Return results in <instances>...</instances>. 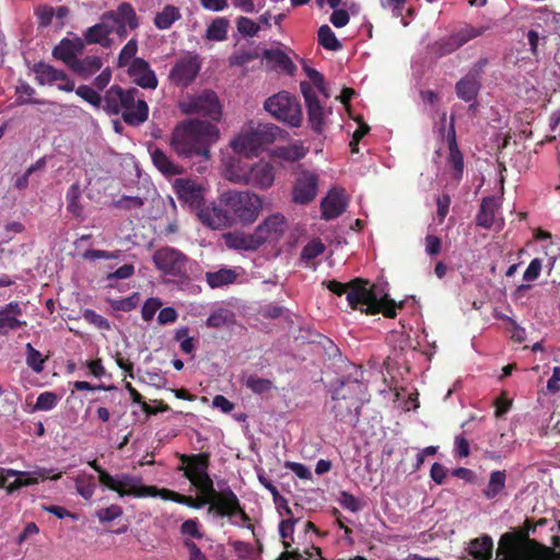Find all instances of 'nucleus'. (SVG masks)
I'll use <instances>...</instances> for the list:
<instances>
[{"mask_svg": "<svg viewBox=\"0 0 560 560\" xmlns=\"http://www.w3.org/2000/svg\"><path fill=\"white\" fill-rule=\"evenodd\" d=\"M244 384L247 388H249L255 394H264L269 392L272 388V382L268 378H259V376H255V374H249L244 380Z\"/></svg>", "mask_w": 560, "mask_h": 560, "instance_id": "09e8293b", "label": "nucleus"}, {"mask_svg": "<svg viewBox=\"0 0 560 560\" xmlns=\"http://www.w3.org/2000/svg\"><path fill=\"white\" fill-rule=\"evenodd\" d=\"M446 140L450 149L448 164L453 168V178L456 182H459L463 178L464 173V156L457 145L454 118H452V122L447 130Z\"/></svg>", "mask_w": 560, "mask_h": 560, "instance_id": "a878e982", "label": "nucleus"}, {"mask_svg": "<svg viewBox=\"0 0 560 560\" xmlns=\"http://www.w3.org/2000/svg\"><path fill=\"white\" fill-rule=\"evenodd\" d=\"M58 401V396L54 392H43L38 395L34 409L36 410H50Z\"/></svg>", "mask_w": 560, "mask_h": 560, "instance_id": "052dcab7", "label": "nucleus"}, {"mask_svg": "<svg viewBox=\"0 0 560 560\" xmlns=\"http://www.w3.org/2000/svg\"><path fill=\"white\" fill-rule=\"evenodd\" d=\"M318 176L307 170L296 174L292 186V201L296 205H307L312 202L317 195Z\"/></svg>", "mask_w": 560, "mask_h": 560, "instance_id": "412c9836", "label": "nucleus"}, {"mask_svg": "<svg viewBox=\"0 0 560 560\" xmlns=\"http://www.w3.org/2000/svg\"><path fill=\"white\" fill-rule=\"evenodd\" d=\"M83 318L86 323L102 330H108L110 327L108 320L93 310H85Z\"/></svg>", "mask_w": 560, "mask_h": 560, "instance_id": "69168bd1", "label": "nucleus"}, {"mask_svg": "<svg viewBox=\"0 0 560 560\" xmlns=\"http://www.w3.org/2000/svg\"><path fill=\"white\" fill-rule=\"evenodd\" d=\"M162 307V302L158 298L148 299L141 310V316L144 322L153 319L155 313Z\"/></svg>", "mask_w": 560, "mask_h": 560, "instance_id": "e2e57ef3", "label": "nucleus"}, {"mask_svg": "<svg viewBox=\"0 0 560 560\" xmlns=\"http://www.w3.org/2000/svg\"><path fill=\"white\" fill-rule=\"evenodd\" d=\"M113 28L104 23H97L89 27L84 34L88 44H101L104 47L109 46V34Z\"/></svg>", "mask_w": 560, "mask_h": 560, "instance_id": "e433bc0d", "label": "nucleus"}, {"mask_svg": "<svg viewBox=\"0 0 560 560\" xmlns=\"http://www.w3.org/2000/svg\"><path fill=\"white\" fill-rule=\"evenodd\" d=\"M138 50V43L136 38L129 39L121 48L118 55V67L122 68L131 63Z\"/></svg>", "mask_w": 560, "mask_h": 560, "instance_id": "603ef678", "label": "nucleus"}, {"mask_svg": "<svg viewBox=\"0 0 560 560\" xmlns=\"http://www.w3.org/2000/svg\"><path fill=\"white\" fill-rule=\"evenodd\" d=\"M179 108L185 115H200L219 121L221 118V105L218 95L211 90H205L197 95L187 96L179 103Z\"/></svg>", "mask_w": 560, "mask_h": 560, "instance_id": "f8f14e48", "label": "nucleus"}, {"mask_svg": "<svg viewBox=\"0 0 560 560\" xmlns=\"http://www.w3.org/2000/svg\"><path fill=\"white\" fill-rule=\"evenodd\" d=\"M505 483V470H494L490 474L489 482L487 487L482 490V493L488 500H492L504 490Z\"/></svg>", "mask_w": 560, "mask_h": 560, "instance_id": "58836bf2", "label": "nucleus"}, {"mask_svg": "<svg viewBox=\"0 0 560 560\" xmlns=\"http://www.w3.org/2000/svg\"><path fill=\"white\" fill-rule=\"evenodd\" d=\"M103 66L101 57L96 55L85 56L84 58H78L72 60L71 68L77 73L89 77L97 72Z\"/></svg>", "mask_w": 560, "mask_h": 560, "instance_id": "2f4dec72", "label": "nucleus"}, {"mask_svg": "<svg viewBox=\"0 0 560 560\" xmlns=\"http://www.w3.org/2000/svg\"><path fill=\"white\" fill-rule=\"evenodd\" d=\"M133 402H138L141 405V409L147 415H156L158 412L166 411L170 409V406L164 401H160L159 409H152V406L143 400V396L136 389V387L129 393Z\"/></svg>", "mask_w": 560, "mask_h": 560, "instance_id": "4d7b16f0", "label": "nucleus"}, {"mask_svg": "<svg viewBox=\"0 0 560 560\" xmlns=\"http://www.w3.org/2000/svg\"><path fill=\"white\" fill-rule=\"evenodd\" d=\"M322 219L331 221L347 210V198L343 190L332 189L322 199Z\"/></svg>", "mask_w": 560, "mask_h": 560, "instance_id": "393cba45", "label": "nucleus"}, {"mask_svg": "<svg viewBox=\"0 0 560 560\" xmlns=\"http://www.w3.org/2000/svg\"><path fill=\"white\" fill-rule=\"evenodd\" d=\"M180 19V12L177 7L166 4L162 11L158 12L154 16V25L160 30L170 28L171 25Z\"/></svg>", "mask_w": 560, "mask_h": 560, "instance_id": "a19ab883", "label": "nucleus"}, {"mask_svg": "<svg viewBox=\"0 0 560 560\" xmlns=\"http://www.w3.org/2000/svg\"><path fill=\"white\" fill-rule=\"evenodd\" d=\"M348 305L350 308L361 313L368 315L383 314L386 318L390 319L396 318L397 308L402 307V304H397L389 299L388 294L381 295L376 285L362 278L350 281Z\"/></svg>", "mask_w": 560, "mask_h": 560, "instance_id": "20e7f679", "label": "nucleus"}, {"mask_svg": "<svg viewBox=\"0 0 560 560\" xmlns=\"http://www.w3.org/2000/svg\"><path fill=\"white\" fill-rule=\"evenodd\" d=\"M75 93L82 100L88 102L95 109H103L104 95L102 96L96 90L86 84H81L75 89Z\"/></svg>", "mask_w": 560, "mask_h": 560, "instance_id": "a18cd8bd", "label": "nucleus"}, {"mask_svg": "<svg viewBox=\"0 0 560 560\" xmlns=\"http://www.w3.org/2000/svg\"><path fill=\"white\" fill-rule=\"evenodd\" d=\"M190 483L198 490L200 495H205L208 502L218 492L213 487V480L208 474V470L190 480Z\"/></svg>", "mask_w": 560, "mask_h": 560, "instance_id": "c03bdc74", "label": "nucleus"}, {"mask_svg": "<svg viewBox=\"0 0 560 560\" xmlns=\"http://www.w3.org/2000/svg\"><path fill=\"white\" fill-rule=\"evenodd\" d=\"M35 14L38 20V26L45 28L51 24L55 9L50 5L43 4L35 10Z\"/></svg>", "mask_w": 560, "mask_h": 560, "instance_id": "0e129e2a", "label": "nucleus"}, {"mask_svg": "<svg viewBox=\"0 0 560 560\" xmlns=\"http://www.w3.org/2000/svg\"><path fill=\"white\" fill-rule=\"evenodd\" d=\"M317 42L328 50H339L342 48V44L327 24L318 27Z\"/></svg>", "mask_w": 560, "mask_h": 560, "instance_id": "79ce46f5", "label": "nucleus"}, {"mask_svg": "<svg viewBox=\"0 0 560 560\" xmlns=\"http://www.w3.org/2000/svg\"><path fill=\"white\" fill-rule=\"evenodd\" d=\"M114 22L127 24L130 30L139 26V19L131 3L124 1L117 7L116 12H108Z\"/></svg>", "mask_w": 560, "mask_h": 560, "instance_id": "c756f323", "label": "nucleus"}, {"mask_svg": "<svg viewBox=\"0 0 560 560\" xmlns=\"http://www.w3.org/2000/svg\"><path fill=\"white\" fill-rule=\"evenodd\" d=\"M54 56L71 66L72 60L78 59L75 57L74 46L70 39H63L55 47Z\"/></svg>", "mask_w": 560, "mask_h": 560, "instance_id": "8fccbe9b", "label": "nucleus"}, {"mask_svg": "<svg viewBox=\"0 0 560 560\" xmlns=\"http://www.w3.org/2000/svg\"><path fill=\"white\" fill-rule=\"evenodd\" d=\"M264 58L275 63L279 69L288 74H293L295 66L289 56L280 49H267L264 51Z\"/></svg>", "mask_w": 560, "mask_h": 560, "instance_id": "ea45409f", "label": "nucleus"}, {"mask_svg": "<svg viewBox=\"0 0 560 560\" xmlns=\"http://www.w3.org/2000/svg\"><path fill=\"white\" fill-rule=\"evenodd\" d=\"M339 504L350 512H358L362 509L360 500L348 491L339 493Z\"/></svg>", "mask_w": 560, "mask_h": 560, "instance_id": "680f3d73", "label": "nucleus"}, {"mask_svg": "<svg viewBox=\"0 0 560 560\" xmlns=\"http://www.w3.org/2000/svg\"><path fill=\"white\" fill-rule=\"evenodd\" d=\"M178 200L196 215L205 206V188L190 179H176L174 185Z\"/></svg>", "mask_w": 560, "mask_h": 560, "instance_id": "6ab92c4d", "label": "nucleus"}, {"mask_svg": "<svg viewBox=\"0 0 560 560\" xmlns=\"http://www.w3.org/2000/svg\"><path fill=\"white\" fill-rule=\"evenodd\" d=\"M151 159L154 164V166L166 176H174L182 173V170L179 166L174 164L170 158L164 153L163 150L160 148H155L151 152Z\"/></svg>", "mask_w": 560, "mask_h": 560, "instance_id": "473e14b6", "label": "nucleus"}, {"mask_svg": "<svg viewBox=\"0 0 560 560\" xmlns=\"http://www.w3.org/2000/svg\"><path fill=\"white\" fill-rule=\"evenodd\" d=\"M103 110L108 115H121L122 120L138 127L149 118V106L136 88L124 89L113 84L104 93Z\"/></svg>", "mask_w": 560, "mask_h": 560, "instance_id": "7ed1b4c3", "label": "nucleus"}, {"mask_svg": "<svg viewBox=\"0 0 560 560\" xmlns=\"http://www.w3.org/2000/svg\"><path fill=\"white\" fill-rule=\"evenodd\" d=\"M285 228V218L280 213H273L259 223L254 230V233L261 246L267 242L279 241L283 235Z\"/></svg>", "mask_w": 560, "mask_h": 560, "instance_id": "4be33fe9", "label": "nucleus"}, {"mask_svg": "<svg viewBox=\"0 0 560 560\" xmlns=\"http://www.w3.org/2000/svg\"><path fill=\"white\" fill-rule=\"evenodd\" d=\"M152 260L155 268L165 276L175 278L187 277L188 258L178 249L162 247L153 254Z\"/></svg>", "mask_w": 560, "mask_h": 560, "instance_id": "4468645a", "label": "nucleus"}, {"mask_svg": "<svg viewBox=\"0 0 560 560\" xmlns=\"http://www.w3.org/2000/svg\"><path fill=\"white\" fill-rule=\"evenodd\" d=\"M208 504L209 513L214 512L221 517L230 518L238 515L243 522L249 521L248 515L241 506L238 498L230 487L218 491Z\"/></svg>", "mask_w": 560, "mask_h": 560, "instance_id": "dca6fc26", "label": "nucleus"}, {"mask_svg": "<svg viewBox=\"0 0 560 560\" xmlns=\"http://www.w3.org/2000/svg\"><path fill=\"white\" fill-rule=\"evenodd\" d=\"M225 245L236 250H256L260 247L255 233L248 235L228 233L224 236Z\"/></svg>", "mask_w": 560, "mask_h": 560, "instance_id": "cd10ccee", "label": "nucleus"}, {"mask_svg": "<svg viewBox=\"0 0 560 560\" xmlns=\"http://www.w3.org/2000/svg\"><path fill=\"white\" fill-rule=\"evenodd\" d=\"M325 252V244L319 240L307 243L302 252L301 258L305 261H310L320 256Z\"/></svg>", "mask_w": 560, "mask_h": 560, "instance_id": "13d9d810", "label": "nucleus"}, {"mask_svg": "<svg viewBox=\"0 0 560 560\" xmlns=\"http://www.w3.org/2000/svg\"><path fill=\"white\" fill-rule=\"evenodd\" d=\"M136 498L160 497L163 500L184 504L191 509H200L208 504V499L199 493L196 497L182 494L167 488H158L156 486H147L141 482L139 491H133Z\"/></svg>", "mask_w": 560, "mask_h": 560, "instance_id": "a211bd4d", "label": "nucleus"}, {"mask_svg": "<svg viewBox=\"0 0 560 560\" xmlns=\"http://www.w3.org/2000/svg\"><path fill=\"white\" fill-rule=\"evenodd\" d=\"M138 302H139V296L137 293H135L129 298L113 301L112 307L115 311L127 313V312H131L132 310H135L138 305Z\"/></svg>", "mask_w": 560, "mask_h": 560, "instance_id": "338daca9", "label": "nucleus"}, {"mask_svg": "<svg viewBox=\"0 0 560 560\" xmlns=\"http://www.w3.org/2000/svg\"><path fill=\"white\" fill-rule=\"evenodd\" d=\"M536 528V523L532 518H526L523 527L504 533L498 547L501 560H553V548L529 537Z\"/></svg>", "mask_w": 560, "mask_h": 560, "instance_id": "f03ea898", "label": "nucleus"}, {"mask_svg": "<svg viewBox=\"0 0 560 560\" xmlns=\"http://www.w3.org/2000/svg\"><path fill=\"white\" fill-rule=\"evenodd\" d=\"M236 28L241 35L253 37L257 35V33L260 30V26L252 19L241 15L236 19Z\"/></svg>", "mask_w": 560, "mask_h": 560, "instance_id": "864d4df0", "label": "nucleus"}, {"mask_svg": "<svg viewBox=\"0 0 560 560\" xmlns=\"http://www.w3.org/2000/svg\"><path fill=\"white\" fill-rule=\"evenodd\" d=\"M362 383L358 380L341 381L332 393V413L335 419L355 425L360 419V397Z\"/></svg>", "mask_w": 560, "mask_h": 560, "instance_id": "423d86ee", "label": "nucleus"}, {"mask_svg": "<svg viewBox=\"0 0 560 560\" xmlns=\"http://www.w3.org/2000/svg\"><path fill=\"white\" fill-rule=\"evenodd\" d=\"M197 218L203 226L214 231L234 226V218L230 215L229 208L223 206L221 196L218 201L205 203L201 210H199Z\"/></svg>", "mask_w": 560, "mask_h": 560, "instance_id": "f3484780", "label": "nucleus"}, {"mask_svg": "<svg viewBox=\"0 0 560 560\" xmlns=\"http://www.w3.org/2000/svg\"><path fill=\"white\" fill-rule=\"evenodd\" d=\"M26 326L25 322L19 320L15 316L0 313V335L7 336L10 331L21 329Z\"/></svg>", "mask_w": 560, "mask_h": 560, "instance_id": "5fc2aeb1", "label": "nucleus"}, {"mask_svg": "<svg viewBox=\"0 0 560 560\" xmlns=\"http://www.w3.org/2000/svg\"><path fill=\"white\" fill-rule=\"evenodd\" d=\"M35 89L31 86L28 83H21L16 88V93L19 94L18 104H44V100H34L32 96L35 94Z\"/></svg>", "mask_w": 560, "mask_h": 560, "instance_id": "6e6d98bb", "label": "nucleus"}, {"mask_svg": "<svg viewBox=\"0 0 560 560\" xmlns=\"http://www.w3.org/2000/svg\"><path fill=\"white\" fill-rule=\"evenodd\" d=\"M229 179L237 184L265 190L273 184L275 168L269 162L260 160L250 166L241 168L238 172H231Z\"/></svg>", "mask_w": 560, "mask_h": 560, "instance_id": "9d476101", "label": "nucleus"}, {"mask_svg": "<svg viewBox=\"0 0 560 560\" xmlns=\"http://www.w3.org/2000/svg\"><path fill=\"white\" fill-rule=\"evenodd\" d=\"M89 465L98 474V481L105 488L113 490L119 497L132 495L133 491H139L142 478L130 474H121L117 477L112 476L108 471L102 468L96 459L89 462Z\"/></svg>", "mask_w": 560, "mask_h": 560, "instance_id": "ddd939ff", "label": "nucleus"}, {"mask_svg": "<svg viewBox=\"0 0 560 560\" xmlns=\"http://www.w3.org/2000/svg\"><path fill=\"white\" fill-rule=\"evenodd\" d=\"M264 108L278 121L290 127H300L302 108L299 100L287 91L269 96L264 102Z\"/></svg>", "mask_w": 560, "mask_h": 560, "instance_id": "1a4fd4ad", "label": "nucleus"}, {"mask_svg": "<svg viewBox=\"0 0 560 560\" xmlns=\"http://www.w3.org/2000/svg\"><path fill=\"white\" fill-rule=\"evenodd\" d=\"M122 508L118 504H112L96 511V517L101 523L112 522L122 515Z\"/></svg>", "mask_w": 560, "mask_h": 560, "instance_id": "bf43d9fd", "label": "nucleus"}, {"mask_svg": "<svg viewBox=\"0 0 560 560\" xmlns=\"http://www.w3.org/2000/svg\"><path fill=\"white\" fill-rule=\"evenodd\" d=\"M114 206L124 210L140 209L143 206V199L138 196H122L115 201Z\"/></svg>", "mask_w": 560, "mask_h": 560, "instance_id": "774afa93", "label": "nucleus"}, {"mask_svg": "<svg viewBox=\"0 0 560 560\" xmlns=\"http://www.w3.org/2000/svg\"><path fill=\"white\" fill-rule=\"evenodd\" d=\"M33 71L36 74V80L39 85L54 84L63 79L65 71L54 68L51 65L46 62H37L34 65Z\"/></svg>", "mask_w": 560, "mask_h": 560, "instance_id": "c85d7f7f", "label": "nucleus"}, {"mask_svg": "<svg viewBox=\"0 0 560 560\" xmlns=\"http://www.w3.org/2000/svg\"><path fill=\"white\" fill-rule=\"evenodd\" d=\"M230 21L224 16L214 18L206 30L205 37L208 40L222 42L228 37Z\"/></svg>", "mask_w": 560, "mask_h": 560, "instance_id": "4c0bfd02", "label": "nucleus"}, {"mask_svg": "<svg viewBox=\"0 0 560 560\" xmlns=\"http://www.w3.org/2000/svg\"><path fill=\"white\" fill-rule=\"evenodd\" d=\"M200 68V56L188 51L180 56L171 68L168 80L176 86L186 88L196 79Z\"/></svg>", "mask_w": 560, "mask_h": 560, "instance_id": "2eb2a0df", "label": "nucleus"}, {"mask_svg": "<svg viewBox=\"0 0 560 560\" xmlns=\"http://www.w3.org/2000/svg\"><path fill=\"white\" fill-rule=\"evenodd\" d=\"M75 489L84 499L89 500L95 492V481L93 475H80L75 478Z\"/></svg>", "mask_w": 560, "mask_h": 560, "instance_id": "49530a36", "label": "nucleus"}, {"mask_svg": "<svg viewBox=\"0 0 560 560\" xmlns=\"http://www.w3.org/2000/svg\"><path fill=\"white\" fill-rule=\"evenodd\" d=\"M182 465L177 470L183 471V476L189 481L195 477L206 472L210 466V453L200 452L196 454H176Z\"/></svg>", "mask_w": 560, "mask_h": 560, "instance_id": "5701e85b", "label": "nucleus"}, {"mask_svg": "<svg viewBox=\"0 0 560 560\" xmlns=\"http://www.w3.org/2000/svg\"><path fill=\"white\" fill-rule=\"evenodd\" d=\"M128 74L133 82L142 89H155L158 86V78L151 69L149 62L143 58H133L128 68Z\"/></svg>", "mask_w": 560, "mask_h": 560, "instance_id": "b1692460", "label": "nucleus"}, {"mask_svg": "<svg viewBox=\"0 0 560 560\" xmlns=\"http://www.w3.org/2000/svg\"><path fill=\"white\" fill-rule=\"evenodd\" d=\"M221 201L223 206L229 208V213L236 222L242 225H250L254 223L261 209V198L249 191L228 190L221 194Z\"/></svg>", "mask_w": 560, "mask_h": 560, "instance_id": "0eeeda50", "label": "nucleus"}, {"mask_svg": "<svg viewBox=\"0 0 560 560\" xmlns=\"http://www.w3.org/2000/svg\"><path fill=\"white\" fill-rule=\"evenodd\" d=\"M281 130L270 122H253L231 141L234 152L249 156H257L266 145L275 142Z\"/></svg>", "mask_w": 560, "mask_h": 560, "instance_id": "39448f33", "label": "nucleus"}, {"mask_svg": "<svg viewBox=\"0 0 560 560\" xmlns=\"http://www.w3.org/2000/svg\"><path fill=\"white\" fill-rule=\"evenodd\" d=\"M495 219V201L492 197L483 198L476 218L477 225L491 229Z\"/></svg>", "mask_w": 560, "mask_h": 560, "instance_id": "c9c22d12", "label": "nucleus"}, {"mask_svg": "<svg viewBox=\"0 0 560 560\" xmlns=\"http://www.w3.org/2000/svg\"><path fill=\"white\" fill-rule=\"evenodd\" d=\"M219 138L215 125L199 119H188L177 125L172 133L171 145L183 158L200 156L208 160L210 145Z\"/></svg>", "mask_w": 560, "mask_h": 560, "instance_id": "f257e3e1", "label": "nucleus"}, {"mask_svg": "<svg viewBox=\"0 0 560 560\" xmlns=\"http://www.w3.org/2000/svg\"><path fill=\"white\" fill-rule=\"evenodd\" d=\"M82 189L80 183H73L66 195L67 211L75 219H84V208L81 203Z\"/></svg>", "mask_w": 560, "mask_h": 560, "instance_id": "7c9ffc66", "label": "nucleus"}, {"mask_svg": "<svg viewBox=\"0 0 560 560\" xmlns=\"http://www.w3.org/2000/svg\"><path fill=\"white\" fill-rule=\"evenodd\" d=\"M306 152L307 150L302 144L293 143L278 148L277 155L284 161L294 162L304 158Z\"/></svg>", "mask_w": 560, "mask_h": 560, "instance_id": "de8ad7c7", "label": "nucleus"}, {"mask_svg": "<svg viewBox=\"0 0 560 560\" xmlns=\"http://www.w3.org/2000/svg\"><path fill=\"white\" fill-rule=\"evenodd\" d=\"M487 30V26H474L471 24H465V26L452 33L451 35L442 37L432 43L430 45V52L435 58H442L456 51L469 40L481 36Z\"/></svg>", "mask_w": 560, "mask_h": 560, "instance_id": "9b49d317", "label": "nucleus"}, {"mask_svg": "<svg viewBox=\"0 0 560 560\" xmlns=\"http://www.w3.org/2000/svg\"><path fill=\"white\" fill-rule=\"evenodd\" d=\"M61 476L62 471L46 467H38L32 471L0 468V487L5 488L8 493H13L23 487L37 485L39 480H58Z\"/></svg>", "mask_w": 560, "mask_h": 560, "instance_id": "6e6552de", "label": "nucleus"}, {"mask_svg": "<svg viewBox=\"0 0 560 560\" xmlns=\"http://www.w3.org/2000/svg\"><path fill=\"white\" fill-rule=\"evenodd\" d=\"M493 539L489 535H482L480 537L470 540L468 546V552L475 560H492L493 557ZM501 560V557H499Z\"/></svg>", "mask_w": 560, "mask_h": 560, "instance_id": "bb28decb", "label": "nucleus"}, {"mask_svg": "<svg viewBox=\"0 0 560 560\" xmlns=\"http://www.w3.org/2000/svg\"><path fill=\"white\" fill-rule=\"evenodd\" d=\"M300 91L304 97L307 109V120L315 133H320L325 126V107L319 103L316 93L310 82H300Z\"/></svg>", "mask_w": 560, "mask_h": 560, "instance_id": "aec40b11", "label": "nucleus"}, {"mask_svg": "<svg viewBox=\"0 0 560 560\" xmlns=\"http://www.w3.org/2000/svg\"><path fill=\"white\" fill-rule=\"evenodd\" d=\"M26 363L30 369L35 373H42L44 371L45 359L42 357V352L34 348L31 343H26Z\"/></svg>", "mask_w": 560, "mask_h": 560, "instance_id": "3c124183", "label": "nucleus"}, {"mask_svg": "<svg viewBox=\"0 0 560 560\" xmlns=\"http://www.w3.org/2000/svg\"><path fill=\"white\" fill-rule=\"evenodd\" d=\"M206 282L211 289H219L235 282L237 276L234 270L221 268L218 271L207 272Z\"/></svg>", "mask_w": 560, "mask_h": 560, "instance_id": "f704fd0d", "label": "nucleus"}, {"mask_svg": "<svg viewBox=\"0 0 560 560\" xmlns=\"http://www.w3.org/2000/svg\"><path fill=\"white\" fill-rule=\"evenodd\" d=\"M234 324V314L228 310L220 308L212 313L206 320L208 328L221 329Z\"/></svg>", "mask_w": 560, "mask_h": 560, "instance_id": "37998d69", "label": "nucleus"}, {"mask_svg": "<svg viewBox=\"0 0 560 560\" xmlns=\"http://www.w3.org/2000/svg\"><path fill=\"white\" fill-rule=\"evenodd\" d=\"M481 88V82L470 79L468 77H463L455 86L457 96L465 101L471 102L476 100Z\"/></svg>", "mask_w": 560, "mask_h": 560, "instance_id": "72a5a7b5", "label": "nucleus"}]
</instances>
